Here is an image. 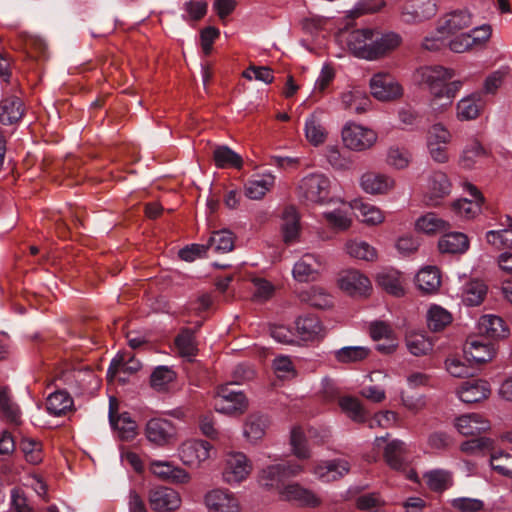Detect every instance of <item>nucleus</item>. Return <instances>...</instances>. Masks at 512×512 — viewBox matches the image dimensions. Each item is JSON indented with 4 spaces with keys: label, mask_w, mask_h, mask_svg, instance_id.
I'll use <instances>...</instances> for the list:
<instances>
[{
    "label": "nucleus",
    "mask_w": 512,
    "mask_h": 512,
    "mask_svg": "<svg viewBox=\"0 0 512 512\" xmlns=\"http://www.w3.org/2000/svg\"><path fill=\"white\" fill-rule=\"evenodd\" d=\"M352 54L365 60H377L399 46L401 38L394 32L378 29H355L351 32L341 31Z\"/></svg>",
    "instance_id": "f257e3e1"
},
{
    "label": "nucleus",
    "mask_w": 512,
    "mask_h": 512,
    "mask_svg": "<svg viewBox=\"0 0 512 512\" xmlns=\"http://www.w3.org/2000/svg\"><path fill=\"white\" fill-rule=\"evenodd\" d=\"M454 76L453 71L442 66H430L421 69V81L426 84L430 92L437 98H446L443 105L451 104L462 87L459 80L449 81Z\"/></svg>",
    "instance_id": "f03ea898"
},
{
    "label": "nucleus",
    "mask_w": 512,
    "mask_h": 512,
    "mask_svg": "<svg viewBox=\"0 0 512 512\" xmlns=\"http://www.w3.org/2000/svg\"><path fill=\"white\" fill-rule=\"evenodd\" d=\"M303 470L302 466L296 463H277L262 469L259 482L263 487L281 490L288 484V480L297 476Z\"/></svg>",
    "instance_id": "7ed1b4c3"
},
{
    "label": "nucleus",
    "mask_w": 512,
    "mask_h": 512,
    "mask_svg": "<svg viewBox=\"0 0 512 512\" xmlns=\"http://www.w3.org/2000/svg\"><path fill=\"white\" fill-rule=\"evenodd\" d=\"M233 384L221 386L217 390L214 408L217 412L227 415L242 414L248 405L243 392L234 389Z\"/></svg>",
    "instance_id": "20e7f679"
},
{
    "label": "nucleus",
    "mask_w": 512,
    "mask_h": 512,
    "mask_svg": "<svg viewBox=\"0 0 512 512\" xmlns=\"http://www.w3.org/2000/svg\"><path fill=\"white\" fill-rule=\"evenodd\" d=\"M330 180L323 174H310L298 186L299 197L312 203H324L330 197Z\"/></svg>",
    "instance_id": "39448f33"
},
{
    "label": "nucleus",
    "mask_w": 512,
    "mask_h": 512,
    "mask_svg": "<svg viewBox=\"0 0 512 512\" xmlns=\"http://www.w3.org/2000/svg\"><path fill=\"white\" fill-rule=\"evenodd\" d=\"M371 94L380 101H392L403 94V89L395 78L384 72L375 74L370 80Z\"/></svg>",
    "instance_id": "423d86ee"
},
{
    "label": "nucleus",
    "mask_w": 512,
    "mask_h": 512,
    "mask_svg": "<svg viewBox=\"0 0 512 512\" xmlns=\"http://www.w3.org/2000/svg\"><path fill=\"white\" fill-rule=\"evenodd\" d=\"M345 145L353 150H365L370 148L376 141V133L360 125L347 126L342 131Z\"/></svg>",
    "instance_id": "0eeeda50"
},
{
    "label": "nucleus",
    "mask_w": 512,
    "mask_h": 512,
    "mask_svg": "<svg viewBox=\"0 0 512 512\" xmlns=\"http://www.w3.org/2000/svg\"><path fill=\"white\" fill-rule=\"evenodd\" d=\"M494 355L495 348L493 344L485 342L482 339H468L464 346L465 361H467L469 365H483L492 360Z\"/></svg>",
    "instance_id": "6e6552de"
},
{
    "label": "nucleus",
    "mask_w": 512,
    "mask_h": 512,
    "mask_svg": "<svg viewBox=\"0 0 512 512\" xmlns=\"http://www.w3.org/2000/svg\"><path fill=\"white\" fill-rule=\"evenodd\" d=\"M209 512H240L238 499L228 490L214 489L205 496Z\"/></svg>",
    "instance_id": "1a4fd4ad"
},
{
    "label": "nucleus",
    "mask_w": 512,
    "mask_h": 512,
    "mask_svg": "<svg viewBox=\"0 0 512 512\" xmlns=\"http://www.w3.org/2000/svg\"><path fill=\"white\" fill-rule=\"evenodd\" d=\"M145 434L150 442L163 446L172 440L176 429L173 423L167 419L152 418L146 424Z\"/></svg>",
    "instance_id": "9d476101"
},
{
    "label": "nucleus",
    "mask_w": 512,
    "mask_h": 512,
    "mask_svg": "<svg viewBox=\"0 0 512 512\" xmlns=\"http://www.w3.org/2000/svg\"><path fill=\"white\" fill-rule=\"evenodd\" d=\"M340 408L346 415L355 422H367L370 428L384 427L380 414L377 413L373 417H369L367 411L357 398L345 397L340 400Z\"/></svg>",
    "instance_id": "9b49d317"
},
{
    "label": "nucleus",
    "mask_w": 512,
    "mask_h": 512,
    "mask_svg": "<svg viewBox=\"0 0 512 512\" xmlns=\"http://www.w3.org/2000/svg\"><path fill=\"white\" fill-rule=\"evenodd\" d=\"M149 502L154 511L169 512L180 507L181 498L172 488L156 487L149 493Z\"/></svg>",
    "instance_id": "f8f14e48"
},
{
    "label": "nucleus",
    "mask_w": 512,
    "mask_h": 512,
    "mask_svg": "<svg viewBox=\"0 0 512 512\" xmlns=\"http://www.w3.org/2000/svg\"><path fill=\"white\" fill-rule=\"evenodd\" d=\"M247 457L240 452L228 455L223 471V480L229 484L242 482L250 473Z\"/></svg>",
    "instance_id": "ddd939ff"
},
{
    "label": "nucleus",
    "mask_w": 512,
    "mask_h": 512,
    "mask_svg": "<svg viewBox=\"0 0 512 512\" xmlns=\"http://www.w3.org/2000/svg\"><path fill=\"white\" fill-rule=\"evenodd\" d=\"M321 259L314 254L303 255L294 265L292 273L299 282L315 281L321 271Z\"/></svg>",
    "instance_id": "4468645a"
},
{
    "label": "nucleus",
    "mask_w": 512,
    "mask_h": 512,
    "mask_svg": "<svg viewBox=\"0 0 512 512\" xmlns=\"http://www.w3.org/2000/svg\"><path fill=\"white\" fill-rule=\"evenodd\" d=\"M472 23V15L466 9L454 10L447 13L438 22L437 31L439 34H454L468 28Z\"/></svg>",
    "instance_id": "2eb2a0df"
},
{
    "label": "nucleus",
    "mask_w": 512,
    "mask_h": 512,
    "mask_svg": "<svg viewBox=\"0 0 512 512\" xmlns=\"http://www.w3.org/2000/svg\"><path fill=\"white\" fill-rule=\"evenodd\" d=\"M339 286L353 296H367L371 290V282L368 277L356 270H349L341 276Z\"/></svg>",
    "instance_id": "dca6fc26"
},
{
    "label": "nucleus",
    "mask_w": 512,
    "mask_h": 512,
    "mask_svg": "<svg viewBox=\"0 0 512 512\" xmlns=\"http://www.w3.org/2000/svg\"><path fill=\"white\" fill-rule=\"evenodd\" d=\"M436 13V4L432 0H413L407 3L402 12L406 23H417L427 20Z\"/></svg>",
    "instance_id": "f3484780"
},
{
    "label": "nucleus",
    "mask_w": 512,
    "mask_h": 512,
    "mask_svg": "<svg viewBox=\"0 0 512 512\" xmlns=\"http://www.w3.org/2000/svg\"><path fill=\"white\" fill-rule=\"evenodd\" d=\"M109 422L112 429L118 431L122 440L130 441L135 438L137 434L135 421L131 419L127 412L118 415L117 407L114 406L112 401L109 406Z\"/></svg>",
    "instance_id": "a211bd4d"
},
{
    "label": "nucleus",
    "mask_w": 512,
    "mask_h": 512,
    "mask_svg": "<svg viewBox=\"0 0 512 512\" xmlns=\"http://www.w3.org/2000/svg\"><path fill=\"white\" fill-rule=\"evenodd\" d=\"M350 468L347 460L338 458L317 465L314 474L323 482H333L348 474Z\"/></svg>",
    "instance_id": "6ab92c4d"
},
{
    "label": "nucleus",
    "mask_w": 512,
    "mask_h": 512,
    "mask_svg": "<svg viewBox=\"0 0 512 512\" xmlns=\"http://www.w3.org/2000/svg\"><path fill=\"white\" fill-rule=\"evenodd\" d=\"M490 394L489 383L485 380L471 379L462 383L458 395L465 403H477L486 399Z\"/></svg>",
    "instance_id": "aec40b11"
},
{
    "label": "nucleus",
    "mask_w": 512,
    "mask_h": 512,
    "mask_svg": "<svg viewBox=\"0 0 512 512\" xmlns=\"http://www.w3.org/2000/svg\"><path fill=\"white\" fill-rule=\"evenodd\" d=\"M281 496L288 501H297L301 505L317 507L320 505V499L309 489H306L298 483H288L283 490Z\"/></svg>",
    "instance_id": "412c9836"
},
{
    "label": "nucleus",
    "mask_w": 512,
    "mask_h": 512,
    "mask_svg": "<svg viewBox=\"0 0 512 512\" xmlns=\"http://www.w3.org/2000/svg\"><path fill=\"white\" fill-rule=\"evenodd\" d=\"M24 114V104L16 96H9L0 102V122L3 125L17 123Z\"/></svg>",
    "instance_id": "4be33fe9"
},
{
    "label": "nucleus",
    "mask_w": 512,
    "mask_h": 512,
    "mask_svg": "<svg viewBox=\"0 0 512 512\" xmlns=\"http://www.w3.org/2000/svg\"><path fill=\"white\" fill-rule=\"evenodd\" d=\"M457 430L464 436L476 435L490 429V423L479 414H466L457 418Z\"/></svg>",
    "instance_id": "5701e85b"
},
{
    "label": "nucleus",
    "mask_w": 512,
    "mask_h": 512,
    "mask_svg": "<svg viewBox=\"0 0 512 512\" xmlns=\"http://www.w3.org/2000/svg\"><path fill=\"white\" fill-rule=\"evenodd\" d=\"M479 332L491 339H501L508 336L509 329L501 317L483 315L479 320Z\"/></svg>",
    "instance_id": "b1692460"
},
{
    "label": "nucleus",
    "mask_w": 512,
    "mask_h": 512,
    "mask_svg": "<svg viewBox=\"0 0 512 512\" xmlns=\"http://www.w3.org/2000/svg\"><path fill=\"white\" fill-rule=\"evenodd\" d=\"M441 253L463 254L469 248L468 237L461 232L444 234L438 242Z\"/></svg>",
    "instance_id": "393cba45"
},
{
    "label": "nucleus",
    "mask_w": 512,
    "mask_h": 512,
    "mask_svg": "<svg viewBox=\"0 0 512 512\" xmlns=\"http://www.w3.org/2000/svg\"><path fill=\"white\" fill-rule=\"evenodd\" d=\"M468 188L474 200H458L453 204V208L459 215L466 218H473L480 212L484 197L475 186L470 184Z\"/></svg>",
    "instance_id": "a878e982"
},
{
    "label": "nucleus",
    "mask_w": 512,
    "mask_h": 512,
    "mask_svg": "<svg viewBox=\"0 0 512 512\" xmlns=\"http://www.w3.org/2000/svg\"><path fill=\"white\" fill-rule=\"evenodd\" d=\"M361 187L370 194H383L393 187V180L382 174L368 172L361 177Z\"/></svg>",
    "instance_id": "bb28decb"
},
{
    "label": "nucleus",
    "mask_w": 512,
    "mask_h": 512,
    "mask_svg": "<svg viewBox=\"0 0 512 512\" xmlns=\"http://www.w3.org/2000/svg\"><path fill=\"white\" fill-rule=\"evenodd\" d=\"M406 444L398 439L387 443L384 448V458L387 464L395 469H404L406 465Z\"/></svg>",
    "instance_id": "cd10ccee"
},
{
    "label": "nucleus",
    "mask_w": 512,
    "mask_h": 512,
    "mask_svg": "<svg viewBox=\"0 0 512 512\" xmlns=\"http://www.w3.org/2000/svg\"><path fill=\"white\" fill-rule=\"evenodd\" d=\"M274 180L271 174L254 176L245 184V195L253 200L261 199L274 185Z\"/></svg>",
    "instance_id": "c85d7f7f"
},
{
    "label": "nucleus",
    "mask_w": 512,
    "mask_h": 512,
    "mask_svg": "<svg viewBox=\"0 0 512 512\" xmlns=\"http://www.w3.org/2000/svg\"><path fill=\"white\" fill-rule=\"evenodd\" d=\"M73 406V399L64 390L51 393L46 400V408L49 414L54 416H62L67 413Z\"/></svg>",
    "instance_id": "c756f323"
},
{
    "label": "nucleus",
    "mask_w": 512,
    "mask_h": 512,
    "mask_svg": "<svg viewBox=\"0 0 512 512\" xmlns=\"http://www.w3.org/2000/svg\"><path fill=\"white\" fill-rule=\"evenodd\" d=\"M269 425V419L261 413H253L249 415L244 427V434L251 442L261 439Z\"/></svg>",
    "instance_id": "7c9ffc66"
},
{
    "label": "nucleus",
    "mask_w": 512,
    "mask_h": 512,
    "mask_svg": "<svg viewBox=\"0 0 512 512\" xmlns=\"http://www.w3.org/2000/svg\"><path fill=\"white\" fill-rule=\"evenodd\" d=\"M484 107L480 94L463 98L457 105V115L460 120H472L479 116Z\"/></svg>",
    "instance_id": "2f4dec72"
},
{
    "label": "nucleus",
    "mask_w": 512,
    "mask_h": 512,
    "mask_svg": "<svg viewBox=\"0 0 512 512\" xmlns=\"http://www.w3.org/2000/svg\"><path fill=\"white\" fill-rule=\"evenodd\" d=\"M502 225H506L507 228L498 231H488L486 233V240L489 244L498 249H512V218L506 216L505 222H503Z\"/></svg>",
    "instance_id": "473e14b6"
},
{
    "label": "nucleus",
    "mask_w": 512,
    "mask_h": 512,
    "mask_svg": "<svg viewBox=\"0 0 512 512\" xmlns=\"http://www.w3.org/2000/svg\"><path fill=\"white\" fill-rule=\"evenodd\" d=\"M282 233L285 243L289 244L296 240L299 234V216L292 206L286 207L282 217Z\"/></svg>",
    "instance_id": "72a5a7b5"
},
{
    "label": "nucleus",
    "mask_w": 512,
    "mask_h": 512,
    "mask_svg": "<svg viewBox=\"0 0 512 512\" xmlns=\"http://www.w3.org/2000/svg\"><path fill=\"white\" fill-rule=\"evenodd\" d=\"M296 329L302 340L308 341L318 337L322 332V325L314 315L299 317L296 320Z\"/></svg>",
    "instance_id": "f704fd0d"
},
{
    "label": "nucleus",
    "mask_w": 512,
    "mask_h": 512,
    "mask_svg": "<svg viewBox=\"0 0 512 512\" xmlns=\"http://www.w3.org/2000/svg\"><path fill=\"white\" fill-rule=\"evenodd\" d=\"M416 283L419 289L424 292L431 293L436 291L441 284L438 269L431 266L421 269L416 275Z\"/></svg>",
    "instance_id": "c9c22d12"
},
{
    "label": "nucleus",
    "mask_w": 512,
    "mask_h": 512,
    "mask_svg": "<svg viewBox=\"0 0 512 512\" xmlns=\"http://www.w3.org/2000/svg\"><path fill=\"white\" fill-rule=\"evenodd\" d=\"M213 159L219 168L240 169L243 164L242 157L227 146L217 147L213 152Z\"/></svg>",
    "instance_id": "e433bc0d"
},
{
    "label": "nucleus",
    "mask_w": 512,
    "mask_h": 512,
    "mask_svg": "<svg viewBox=\"0 0 512 512\" xmlns=\"http://www.w3.org/2000/svg\"><path fill=\"white\" fill-rule=\"evenodd\" d=\"M300 299L309 305L325 309L332 306V298L321 287L313 286L310 289L300 293Z\"/></svg>",
    "instance_id": "4c0bfd02"
},
{
    "label": "nucleus",
    "mask_w": 512,
    "mask_h": 512,
    "mask_svg": "<svg viewBox=\"0 0 512 512\" xmlns=\"http://www.w3.org/2000/svg\"><path fill=\"white\" fill-rule=\"evenodd\" d=\"M0 414L1 417L12 425L21 423V412L16 403L8 396L6 390H0Z\"/></svg>",
    "instance_id": "58836bf2"
},
{
    "label": "nucleus",
    "mask_w": 512,
    "mask_h": 512,
    "mask_svg": "<svg viewBox=\"0 0 512 512\" xmlns=\"http://www.w3.org/2000/svg\"><path fill=\"white\" fill-rule=\"evenodd\" d=\"M151 471L162 480H171L173 482H186L188 475L184 470L174 468L168 463L154 462L151 465Z\"/></svg>",
    "instance_id": "ea45409f"
},
{
    "label": "nucleus",
    "mask_w": 512,
    "mask_h": 512,
    "mask_svg": "<svg viewBox=\"0 0 512 512\" xmlns=\"http://www.w3.org/2000/svg\"><path fill=\"white\" fill-rule=\"evenodd\" d=\"M370 350L364 346H345L334 352L335 359L340 363H357L368 357Z\"/></svg>",
    "instance_id": "a19ab883"
},
{
    "label": "nucleus",
    "mask_w": 512,
    "mask_h": 512,
    "mask_svg": "<svg viewBox=\"0 0 512 512\" xmlns=\"http://www.w3.org/2000/svg\"><path fill=\"white\" fill-rule=\"evenodd\" d=\"M428 487L434 492H443L452 486V475L446 470H432L425 473Z\"/></svg>",
    "instance_id": "79ce46f5"
},
{
    "label": "nucleus",
    "mask_w": 512,
    "mask_h": 512,
    "mask_svg": "<svg viewBox=\"0 0 512 512\" xmlns=\"http://www.w3.org/2000/svg\"><path fill=\"white\" fill-rule=\"evenodd\" d=\"M452 321L451 314L438 305L430 307L427 314V324L430 330L438 332L443 330Z\"/></svg>",
    "instance_id": "37998d69"
},
{
    "label": "nucleus",
    "mask_w": 512,
    "mask_h": 512,
    "mask_svg": "<svg viewBox=\"0 0 512 512\" xmlns=\"http://www.w3.org/2000/svg\"><path fill=\"white\" fill-rule=\"evenodd\" d=\"M486 293V285L482 281L473 280L465 287L463 302L468 306H477L482 303Z\"/></svg>",
    "instance_id": "c03bdc74"
},
{
    "label": "nucleus",
    "mask_w": 512,
    "mask_h": 512,
    "mask_svg": "<svg viewBox=\"0 0 512 512\" xmlns=\"http://www.w3.org/2000/svg\"><path fill=\"white\" fill-rule=\"evenodd\" d=\"M305 134L308 141L315 146L325 141L326 133L316 114H312L306 119Z\"/></svg>",
    "instance_id": "a18cd8bd"
},
{
    "label": "nucleus",
    "mask_w": 512,
    "mask_h": 512,
    "mask_svg": "<svg viewBox=\"0 0 512 512\" xmlns=\"http://www.w3.org/2000/svg\"><path fill=\"white\" fill-rule=\"evenodd\" d=\"M207 246L208 248L214 247L217 252H230L234 248V237L232 232L228 230L213 232L208 240Z\"/></svg>",
    "instance_id": "49530a36"
},
{
    "label": "nucleus",
    "mask_w": 512,
    "mask_h": 512,
    "mask_svg": "<svg viewBox=\"0 0 512 512\" xmlns=\"http://www.w3.org/2000/svg\"><path fill=\"white\" fill-rule=\"evenodd\" d=\"M447 222L434 213H428L420 217L416 222V228L426 234H434L446 230Z\"/></svg>",
    "instance_id": "de8ad7c7"
},
{
    "label": "nucleus",
    "mask_w": 512,
    "mask_h": 512,
    "mask_svg": "<svg viewBox=\"0 0 512 512\" xmlns=\"http://www.w3.org/2000/svg\"><path fill=\"white\" fill-rule=\"evenodd\" d=\"M377 282L386 292L394 296L399 297L404 293L400 283L399 274L396 271H388L378 274Z\"/></svg>",
    "instance_id": "09e8293b"
},
{
    "label": "nucleus",
    "mask_w": 512,
    "mask_h": 512,
    "mask_svg": "<svg viewBox=\"0 0 512 512\" xmlns=\"http://www.w3.org/2000/svg\"><path fill=\"white\" fill-rule=\"evenodd\" d=\"M140 369V363L134 359L123 362L122 359H113L107 370V378L113 380L117 374L130 375Z\"/></svg>",
    "instance_id": "8fccbe9b"
},
{
    "label": "nucleus",
    "mask_w": 512,
    "mask_h": 512,
    "mask_svg": "<svg viewBox=\"0 0 512 512\" xmlns=\"http://www.w3.org/2000/svg\"><path fill=\"white\" fill-rule=\"evenodd\" d=\"M175 379V373L167 366L156 367L151 376L150 384L157 391H164L169 383Z\"/></svg>",
    "instance_id": "3c124183"
},
{
    "label": "nucleus",
    "mask_w": 512,
    "mask_h": 512,
    "mask_svg": "<svg viewBox=\"0 0 512 512\" xmlns=\"http://www.w3.org/2000/svg\"><path fill=\"white\" fill-rule=\"evenodd\" d=\"M346 249L351 257L357 259L373 261L376 258V250L364 241H350Z\"/></svg>",
    "instance_id": "603ef678"
},
{
    "label": "nucleus",
    "mask_w": 512,
    "mask_h": 512,
    "mask_svg": "<svg viewBox=\"0 0 512 512\" xmlns=\"http://www.w3.org/2000/svg\"><path fill=\"white\" fill-rule=\"evenodd\" d=\"M175 345L182 356L193 357L196 355L197 348L194 342V335L189 329H184L177 335Z\"/></svg>",
    "instance_id": "864d4df0"
},
{
    "label": "nucleus",
    "mask_w": 512,
    "mask_h": 512,
    "mask_svg": "<svg viewBox=\"0 0 512 512\" xmlns=\"http://www.w3.org/2000/svg\"><path fill=\"white\" fill-rule=\"evenodd\" d=\"M493 446V441L487 437H476L464 441L461 444V451L467 454L477 455L489 451Z\"/></svg>",
    "instance_id": "5fc2aeb1"
},
{
    "label": "nucleus",
    "mask_w": 512,
    "mask_h": 512,
    "mask_svg": "<svg viewBox=\"0 0 512 512\" xmlns=\"http://www.w3.org/2000/svg\"><path fill=\"white\" fill-rule=\"evenodd\" d=\"M406 345L415 356L425 355L432 350V343L421 334L407 336Z\"/></svg>",
    "instance_id": "6e6d98bb"
},
{
    "label": "nucleus",
    "mask_w": 512,
    "mask_h": 512,
    "mask_svg": "<svg viewBox=\"0 0 512 512\" xmlns=\"http://www.w3.org/2000/svg\"><path fill=\"white\" fill-rule=\"evenodd\" d=\"M484 154L485 150L482 145L479 142L474 141L464 149L460 160L461 165L464 168H472L476 163V159L482 157Z\"/></svg>",
    "instance_id": "4d7b16f0"
},
{
    "label": "nucleus",
    "mask_w": 512,
    "mask_h": 512,
    "mask_svg": "<svg viewBox=\"0 0 512 512\" xmlns=\"http://www.w3.org/2000/svg\"><path fill=\"white\" fill-rule=\"evenodd\" d=\"M290 443L294 454L300 459L309 457V450L306 447V440L300 428H293L290 436Z\"/></svg>",
    "instance_id": "13d9d810"
},
{
    "label": "nucleus",
    "mask_w": 512,
    "mask_h": 512,
    "mask_svg": "<svg viewBox=\"0 0 512 512\" xmlns=\"http://www.w3.org/2000/svg\"><path fill=\"white\" fill-rule=\"evenodd\" d=\"M430 192L434 198H442L450 192V183L443 173H436L430 181Z\"/></svg>",
    "instance_id": "bf43d9fd"
},
{
    "label": "nucleus",
    "mask_w": 512,
    "mask_h": 512,
    "mask_svg": "<svg viewBox=\"0 0 512 512\" xmlns=\"http://www.w3.org/2000/svg\"><path fill=\"white\" fill-rule=\"evenodd\" d=\"M511 460V455L503 451L494 452L491 454L490 464L493 470L503 476L512 477V468L506 463Z\"/></svg>",
    "instance_id": "052dcab7"
},
{
    "label": "nucleus",
    "mask_w": 512,
    "mask_h": 512,
    "mask_svg": "<svg viewBox=\"0 0 512 512\" xmlns=\"http://www.w3.org/2000/svg\"><path fill=\"white\" fill-rule=\"evenodd\" d=\"M254 286L253 297L259 302L267 301L274 294V286L263 278H254L252 280Z\"/></svg>",
    "instance_id": "680f3d73"
},
{
    "label": "nucleus",
    "mask_w": 512,
    "mask_h": 512,
    "mask_svg": "<svg viewBox=\"0 0 512 512\" xmlns=\"http://www.w3.org/2000/svg\"><path fill=\"white\" fill-rule=\"evenodd\" d=\"M243 77L248 80H252L254 78L266 84H270L274 80L273 71L267 66H250L243 72Z\"/></svg>",
    "instance_id": "e2e57ef3"
},
{
    "label": "nucleus",
    "mask_w": 512,
    "mask_h": 512,
    "mask_svg": "<svg viewBox=\"0 0 512 512\" xmlns=\"http://www.w3.org/2000/svg\"><path fill=\"white\" fill-rule=\"evenodd\" d=\"M453 508L461 512H478L483 510L484 503L476 498L459 497L451 501Z\"/></svg>",
    "instance_id": "0e129e2a"
},
{
    "label": "nucleus",
    "mask_w": 512,
    "mask_h": 512,
    "mask_svg": "<svg viewBox=\"0 0 512 512\" xmlns=\"http://www.w3.org/2000/svg\"><path fill=\"white\" fill-rule=\"evenodd\" d=\"M387 162L397 169L405 168L409 163V153L404 148L391 147L388 151Z\"/></svg>",
    "instance_id": "69168bd1"
},
{
    "label": "nucleus",
    "mask_w": 512,
    "mask_h": 512,
    "mask_svg": "<svg viewBox=\"0 0 512 512\" xmlns=\"http://www.w3.org/2000/svg\"><path fill=\"white\" fill-rule=\"evenodd\" d=\"M360 212V215L363 217V221L369 224H378L383 220L382 212L373 205L367 203H360L359 206L355 205Z\"/></svg>",
    "instance_id": "338daca9"
},
{
    "label": "nucleus",
    "mask_w": 512,
    "mask_h": 512,
    "mask_svg": "<svg viewBox=\"0 0 512 512\" xmlns=\"http://www.w3.org/2000/svg\"><path fill=\"white\" fill-rule=\"evenodd\" d=\"M381 506L380 498L374 494H364L357 498V507L367 512H379Z\"/></svg>",
    "instance_id": "774afa93"
}]
</instances>
